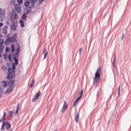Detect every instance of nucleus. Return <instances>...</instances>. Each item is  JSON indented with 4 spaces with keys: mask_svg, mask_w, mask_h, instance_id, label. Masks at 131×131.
<instances>
[{
    "mask_svg": "<svg viewBox=\"0 0 131 131\" xmlns=\"http://www.w3.org/2000/svg\"><path fill=\"white\" fill-rule=\"evenodd\" d=\"M19 24H20L21 27H24L25 26V24H24V22L22 20H19Z\"/></svg>",
    "mask_w": 131,
    "mask_h": 131,
    "instance_id": "nucleus-16",
    "label": "nucleus"
},
{
    "mask_svg": "<svg viewBox=\"0 0 131 131\" xmlns=\"http://www.w3.org/2000/svg\"><path fill=\"white\" fill-rule=\"evenodd\" d=\"M101 74H102V69L99 67L95 74L94 78V84H98L101 81Z\"/></svg>",
    "mask_w": 131,
    "mask_h": 131,
    "instance_id": "nucleus-2",
    "label": "nucleus"
},
{
    "mask_svg": "<svg viewBox=\"0 0 131 131\" xmlns=\"http://www.w3.org/2000/svg\"><path fill=\"white\" fill-rule=\"evenodd\" d=\"M14 60L15 61V65H18V59H17V58H16V57H15L14 58Z\"/></svg>",
    "mask_w": 131,
    "mask_h": 131,
    "instance_id": "nucleus-18",
    "label": "nucleus"
},
{
    "mask_svg": "<svg viewBox=\"0 0 131 131\" xmlns=\"http://www.w3.org/2000/svg\"><path fill=\"white\" fill-rule=\"evenodd\" d=\"M8 73L9 74H15V70L12 69V68H9L8 70Z\"/></svg>",
    "mask_w": 131,
    "mask_h": 131,
    "instance_id": "nucleus-11",
    "label": "nucleus"
},
{
    "mask_svg": "<svg viewBox=\"0 0 131 131\" xmlns=\"http://www.w3.org/2000/svg\"><path fill=\"white\" fill-rule=\"evenodd\" d=\"M11 52L12 53L15 52V45L14 44L11 45Z\"/></svg>",
    "mask_w": 131,
    "mask_h": 131,
    "instance_id": "nucleus-15",
    "label": "nucleus"
},
{
    "mask_svg": "<svg viewBox=\"0 0 131 131\" xmlns=\"http://www.w3.org/2000/svg\"><path fill=\"white\" fill-rule=\"evenodd\" d=\"M20 52V47H18L17 50H16V55L17 56V57H18V54H19L18 52Z\"/></svg>",
    "mask_w": 131,
    "mask_h": 131,
    "instance_id": "nucleus-23",
    "label": "nucleus"
},
{
    "mask_svg": "<svg viewBox=\"0 0 131 131\" xmlns=\"http://www.w3.org/2000/svg\"><path fill=\"white\" fill-rule=\"evenodd\" d=\"M2 57V54H0V58Z\"/></svg>",
    "mask_w": 131,
    "mask_h": 131,
    "instance_id": "nucleus-49",
    "label": "nucleus"
},
{
    "mask_svg": "<svg viewBox=\"0 0 131 131\" xmlns=\"http://www.w3.org/2000/svg\"><path fill=\"white\" fill-rule=\"evenodd\" d=\"M10 51V48H9V47H6L5 49V52L6 53H8V52H9Z\"/></svg>",
    "mask_w": 131,
    "mask_h": 131,
    "instance_id": "nucleus-30",
    "label": "nucleus"
},
{
    "mask_svg": "<svg viewBox=\"0 0 131 131\" xmlns=\"http://www.w3.org/2000/svg\"><path fill=\"white\" fill-rule=\"evenodd\" d=\"M19 111V110H16V111L14 113V114L15 116H17V115L18 114V112Z\"/></svg>",
    "mask_w": 131,
    "mask_h": 131,
    "instance_id": "nucleus-39",
    "label": "nucleus"
},
{
    "mask_svg": "<svg viewBox=\"0 0 131 131\" xmlns=\"http://www.w3.org/2000/svg\"><path fill=\"white\" fill-rule=\"evenodd\" d=\"M14 89V85L10 86L8 90L6 91V94H8V93H11V91H13Z\"/></svg>",
    "mask_w": 131,
    "mask_h": 131,
    "instance_id": "nucleus-10",
    "label": "nucleus"
},
{
    "mask_svg": "<svg viewBox=\"0 0 131 131\" xmlns=\"http://www.w3.org/2000/svg\"><path fill=\"white\" fill-rule=\"evenodd\" d=\"M17 41V35L16 34H13L12 37H7L5 41V45L8 46L10 45L11 42H16Z\"/></svg>",
    "mask_w": 131,
    "mask_h": 131,
    "instance_id": "nucleus-3",
    "label": "nucleus"
},
{
    "mask_svg": "<svg viewBox=\"0 0 131 131\" xmlns=\"http://www.w3.org/2000/svg\"><path fill=\"white\" fill-rule=\"evenodd\" d=\"M114 57H115V58H116V54H115V55H114Z\"/></svg>",
    "mask_w": 131,
    "mask_h": 131,
    "instance_id": "nucleus-46",
    "label": "nucleus"
},
{
    "mask_svg": "<svg viewBox=\"0 0 131 131\" xmlns=\"http://www.w3.org/2000/svg\"><path fill=\"white\" fill-rule=\"evenodd\" d=\"M77 103H78V102H77L76 100H75V101L74 102L73 106L74 107H75V106H76L77 105Z\"/></svg>",
    "mask_w": 131,
    "mask_h": 131,
    "instance_id": "nucleus-28",
    "label": "nucleus"
},
{
    "mask_svg": "<svg viewBox=\"0 0 131 131\" xmlns=\"http://www.w3.org/2000/svg\"><path fill=\"white\" fill-rule=\"evenodd\" d=\"M79 54H81V48L79 50Z\"/></svg>",
    "mask_w": 131,
    "mask_h": 131,
    "instance_id": "nucleus-43",
    "label": "nucleus"
},
{
    "mask_svg": "<svg viewBox=\"0 0 131 131\" xmlns=\"http://www.w3.org/2000/svg\"><path fill=\"white\" fill-rule=\"evenodd\" d=\"M12 69H13V70H15V68H16V67L15 66V64L12 63Z\"/></svg>",
    "mask_w": 131,
    "mask_h": 131,
    "instance_id": "nucleus-34",
    "label": "nucleus"
},
{
    "mask_svg": "<svg viewBox=\"0 0 131 131\" xmlns=\"http://www.w3.org/2000/svg\"><path fill=\"white\" fill-rule=\"evenodd\" d=\"M17 2L18 3V4H22V3H23V0H17Z\"/></svg>",
    "mask_w": 131,
    "mask_h": 131,
    "instance_id": "nucleus-35",
    "label": "nucleus"
},
{
    "mask_svg": "<svg viewBox=\"0 0 131 131\" xmlns=\"http://www.w3.org/2000/svg\"><path fill=\"white\" fill-rule=\"evenodd\" d=\"M39 96H40V91H39L35 95L32 99V102H35L36 100H38V98H39Z\"/></svg>",
    "mask_w": 131,
    "mask_h": 131,
    "instance_id": "nucleus-6",
    "label": "nucleus"
},
{
    "mask_svg": "<svg viewBox=\"0 0 131 131\" xmlns=\"http://www.w3.org/2000/svg\"><path fill=\"white\" fill-rule=\"evenodd\" d=\"M3 69L4 70H7V68L5 67H3Z\"/></svg>",
    "mask_w": 131,
    "mask_h": 131,
    "instance_id": "nucleus-42",
    "label": "nucleus"
},
{
    "mask_svg": "<svg viewBox=\"0 0 131 131\" xmlns=\"http://www.w3.org/2000/svg\"><path fill=\"white\" fill-rule=\"evenodd\" d=\"M15 9L17 13H21V5L20 4H16L15 6Z\"/></svg>",
    "mask_w": 131,
    "mask_h": 131,
    "instance_id": "nucleus-8",
    "label": "nucleus"
},
{
    "mask_svg": "<svg viewBox=\"0 0 131 131\" xmlns=\"http://www.w3.org/2000/svg\"><path fill=\"white\" fill-rule=\"evenodd\" d=\"M5 14H6V10L5 9H0V19L2 21L5 18Z\"/></svg>",
    "mask_w": 131,
    "mask_h": 131,
    "instance_id": "nucleus-5",
    "label": "nucleus"
},
{
    "mask_svg": "<svg viewBox=\"0 0 131 131\" xmlns=\"http://www.w3.org/2000/svg\"><path fill=\"white\" fill-rule=\"evenodd\" d=\"M8 58H9V61H12V59H11V55H9Z\"/></svg>",
    "mask_w": 131,
    "mask_h": 131,
    "instance_id": "nucleus-40",
    "label": "nucleus"
},
{
    "mask_svg": "<svg viewBox=\"0 0 131 131\" xmlns=\"http://www.w3.org/2000/svg\"><path fill=\"white\" fill-rule=\"evenodd\" d=\"M4 59H5V60H7V57H8V55H7V54H4Z\"/></svg>",
    "mask_w": 131,
    "mask_h": 131,
    "instance_id": "nucleus-38",
    "label": "nucleus"
},
{
    "mask_svg": "<svg viewBox=\"0 0 131 131\" xmlns=\"http://www.w3.org/2000/svg\"><path fill=\"white\" fill-rule=\"evenodd\" d=\"M68 107V104H67V102H66V101H64L62 109V113H63V112H65V110H67Z\"/></svg>",
    "mask_w": 131,
    "mask_h": 131,
    "instance_id": "nucleus-7",
    "label": "nucleus"
},
{
    "mask_svg": "<svg viewBox=\"0 0 131 131\" xmlns=\"http://www.w3.org/2000/svg\"><path fill=\"white\" fill-rule=\"evenodd\" d=\"M16 19H18V16L17 15V13H16V11H13L12 12L10 20H11L12 22H14L15 20H16Z\"/></svg>",
    "mask_w": 131,
    "mask_h": 131,
    "instance_id": "nucleus-4",
    "label": "nucleus"
},
{
    "mask_svg": "<svg viewBox=\"0 0 131 131\" xmlns=\"http://www.w3.org/2000/svg\"><path fill=\"white\" fill-rule=\"evenodd\" d=\"M27 12L29 13L31 11V7L28 6L26 7Z\"/></svg>",
    "mask_w": 131,
    "mask_h": 131,
    "instance_id": "nucleus-17",
    "label": "nucleus"
},
{
    "mask_svg": "<svg viewBox=\"0 0 131 131\" xmlns=\"http://www.w3.org/2000/svg\"><path fill=\"white\" fill-rule=\"evenodd\" d=\"M29 2L28 1H26L25 3V7H29Z\"/></svg>",
    "mask_w": 131,
    "mask_h": 131,
    "instance_id": "nucleus-22",
    "label": "nucleus"
},
{
    "mask_svg": "<svg viewBox=\"0 0 131 131\" xmlns=\"http://www.w3.org/2000/svg\"><path fill=\"white\" fill-rule=\"evenodd\" d=\"M31 2L32 3V4H35V3H36V2H37V0H31Z\"/></svg>",
    "mask_w": 131,
    "mask_h": 131,
    "instance_id": "nucleus-32",
    "label": "nucleus"
},
{
    "mask_svg": "<svg viewBox=\"0 0 131 131\" xmlns=\"http://www.w3.org/2000/svg\"><path fill=\"white\" fill-rule=\"evenodd\" d=\"M0 90H1V88H0Z\"/></svg>",
    "mask_w": 131,
    "mask_h": 131,
    "instance_id": "nucleus-50",
    "label": "nucleus"
},
{
    "mask_svg": "<svg viewBox=\"0 0 131 131\" xmlns=\"http://www.w3.org/2000/svg\"><path fill=\"white\" fill-rule=\"evenodd\" d=\"M7 78H8V79H12V76L11 75V74H8L7 76Z\"/></svg>",
    "mask_w": 131,
    "mask_h": 131,
    "instance_id": "nucleus-27",
    "label": "nucleus"
},
{
    "mask_svg": "<svg viewBox=\"0 0 131 131\" xmlns=\"http://www.w3.org/2000/svg\"><path fill=\"white\" fill-rule=\"evenodd\" d=\"M5 33H7V31H4V32Z\"/></svg>",
    "mask_w": 131,
    "mask_h": 131,
    "instance_id": "nucleus-48",
    "label": "nucleus"
},
{
    "mask_svg": "<svg viewBox=\"0 0 131 131\" xmlns=\"http://www.w3.org/2000/svg\"><path fill=\"white\" fill-rule=\"evenodd\" d=\"M6 113H4L2 118V120L3 122V124L2 125V127H1V130H5V128L6 127L7 130H9V129H11V124L9 122H6Z\"/></svg>",
    "mask_w": 131,
    "mask_h": 131,
    "instance_id": "nucleus-1",
    "label": "nucleus"
},
{
    "mask_svg": "<svg viewBox=\"0 0 131 131\" xmlns=\"http://www.w3.org/2000/svg\"><path fill=\"white\" fill-rule=\"evenodd\" d=\"M2 121H3V120H2V119H1V120H0V123L1 122H2Z\"/></svg>",
    "mask_w": 131,
    "mask_h": 131,
    "instance_id": "nucleus-47",
    "label": "nucleus"
},
{
    "mask_svg": "<svg viewBox=\"0 0 131 131\" xmlns=\"http://www.w3.org/2000/svg\"><path fill=\"white\" fill-rule=\"evenodd\" d=\"M16 28L17 27L15 25H13L12 26H11V29L12 30H16Z\"/></svg>",
    "mask_w": 131,
    "mask_h": 131,
    "instance_id": "nucleus-19",
    "label": "nucleus"
},
{
    "mask_svg": "<svg viewBox=\"0 0 131 131\" xmlns=\"http://www.w3.org/2000/svg\"><path fill=\"white\" fill-rule=\"evenodd\" d=\"M15 1L13 0L11 2V5H15Z\"/></svg>",
    "mask_w": 131,
    "mask_h": 131,
    "instance_id": "nucleus-37",
    "label": "nucleus"
},
{
    "mask_svg": "<svg viewBox=\"0 0 131 131\" xmlns=\"http://www.w3.org/2000/svg\"><path fill=\"white\" fill-rule=\"evenodd\" d=\"M19 108H20V104L18 103L16 110H19Z\"/></svg>",
    "mask_w": 131,
    "mask_h": 131,
    "instance_id": "nucleus-36",
    "label": "nucleus"
},
{
    "mask_svg": "<svg viewBox=\"0 0 131 131\" xmlns=\"http://www.w3.org/2000/svg\"><path fill=\"white\" fill-rule=\"evenodd\" d=\"M2 85L4 88H6V86H7V82L5 81H2Z\"/></svg>",
    "mask_w": 131,
    "mask_h": 131,
    "instance_id": "nucleus-21",
    "label": "nucleus"
},
{
    "mask_svg": "<svg viewBox=\"0 0 131 131\" xmlns=\"http://www.w3.org/2000/svg\"><path fill=\"white\" fill-rule=\"evenodd\" d=\"M83 94V91L82 90L79 93V97L75 99V101L78 102L80 99H81V97H82V95Z\"/></svg>",
    "mask_w": 131,
    "mask_h": 131,
    "instance_id": "nucleus-9",
    "label": "nucleus"
},
{
    "mask_svg": "<svg viewBox=\"0 0 131 131\" xmlns=\"http://www.w3.org/2000/svg\"><path fill=\"white\" fill-rule=\"evenodd\" d=\"M9 114L11 117H13V116L14 115V113H13V112L11 111V112H9Z\"/></svg>",
    "mask_w": 131,
    "mask_h": 131,
    "instance_id": "nucleus-25",
    "label": "nucleus"
},
{
    "mask_svg": "<svg viewBox=\"0 0 131 131\" xmlns=\"http://www.w3.org/2000/svg\"><path fill=\"white\" fill-rule=\"evenodd\" d=\"M78 119H79V113H77L75 116V120L76 122H78Z\"/></svg>",
    "mask_w": 131,
    "mask_h": 131,
    "instance_id": "nucleus-12",
    "label": "nucleus"
},
{
    "mask_svg": "<svg viewBox=\"0 0 131 131\" xmlns=\"http://www.w3.org/2000/svg\"><path fill=\"white\" fill-rule=\"evenodd\" d=\"M40 3H42V2H45V0H39Z\"/></svg>",
    "mask_w": 131,
    "mask_h": 131,
    "instance_id": "nucleus-44",
    "label": "nucleus"
},
{
    "mask_svg": "<svg viewBox=\"0 0 131 131\" xmlns=\"http://www.w3.org/2000/svg\"><path fill=\"white\" fill-rule=\"evenodd\" d=\"M115 59H116V57H114V60H113V66H115Z\"/></svg>",
    "mask_w": 131,
    "mask_h": 131,
    "instance_id": "nucleus-31",
    "label": "nucleus"
},
{
    "mask_svg": "<svg viewBox=\"0 0 131 131\" xmlns=\"http://www.w3.org/2000/svg\"><path fill=\"white\" fill-rule=\"evenodd\" d=\"M4 46H0V53H2L4 51Z\"/></svg>",
    "mask_w": 131,
    "mask_h": 131,
    "instance_id": "nucleus-24",
    "label": "nucleus"
},
{
    "mask_svg": "<svg viewBox=\"0 0 131 131\" xmlns=\"http://www.w3.org/2000/svg\"><path fill=\"white\" fill-rule=\"evenodd\" d=\"M21 19L24 20L25 21L26 19H27V14L26 13H24L21 16Z\"/></svg>",
    "mask_w": 131,
    "mask_h": 131,
    "instance_id": "nucleus-13",
    "label": "nucleus"
},
{
    "mask_svg": "<svg viewBox=\"0 0 131 131\" xmlns=\"http://www.w3.org/2000/svg\"><path fill=\"white\" fill-rule=\"evenodd\" d=\"M14 82H15V81L14 80H11L9 82V85H13V84H14Z\"/></svg>",
    "mask_w": 131,
    "mask_h": 131,
    "instance_id": "nucleus-20",
    "label": "nucleus"
},
{
    "mask_svg": "<svg viewBox=\"0 0 131 131\" xmlns=\"http://www.w3.org/2000/svg\"><path fill=\"white\" fill-rule=\"evenodd\" d=\"M42 54H43V55H44L43 59H46V58L47 57V55H48V52H47V49H45L43 51Z\"/></svg>",
    "mask_w": 131,
    "mask_h": 131,
    "instance_id": "nucleus-14",
    "label": "nucleus"
},
{
    "mask_svg": "<svg viewBox=\"0 0 131 131\" xmlns=\"http://www.w3.org/2000/svg\"><path fill=\"white\" fill-rule=\"evenodd\" d=\"M34 80H32V83L30 85V88H33V86L34 85Z\"/></svg>",
    "mask_w": 131,
    "mask_h": 131,
    "instance_id": "nucleus-26",
    "label": "nucleus"
},
{
    "mask_svg": "<svg viewBox=\"0 0 131 131\" xmlns=\"http://www.w3.org/2000/svg\"><path fill=\"white\" fill-rule=\"evenodd\" d=\"M118 96H120V86L118 88Z\"/></svg>",
    "mask_w": 131,
    "mask_h": 131,
    "instance_id": "nucleus-33",
    "label": "nucleus"
},
{
    "mask_svg": "<svg viewBox=\"0 0 131 131\" xmlns=\"http://www.w3.org/2000/svg\"><path fill=\"white\" fill-rule=\"evenodd\" d=\"M3 43H4V40L0 39V46H3Z\"/></svg>",
    "mask_w": 131,
    "mask_h": 131,
    "instance_id": "nucleus-29",
    "label": "nucleus"
},
{
    "mask_svg": "<svg viewBox=\"0 0 131 131\" xmlns=\"http://www.w3.org/2000/svg\"><path fill=\"white\" fill-rule=\"evenodd\" d=\"M0 98H2V93L0 94Z\"/></svg>",
    "mask_w": 131,
    "mask_h": 131,
    "instance_id": "nucleus-45",
    "label": "nucleus"
},
{
    "mask_svg": "<svg viewBox=\"0 0 131 131\" xmlns=\"http://www.w3.org/2000/svg\"><path fill=\"white\" fill-rule=\"evenodd\" d=\"M4 26V24L1 23H0V27H2V26Z\"/></svg>",
    "mask_w": 131,
    "mask_h": 131,
    "instance_id": "nucleus-41",
    "label": "nucleus"
}]
</instances>
